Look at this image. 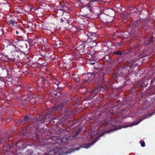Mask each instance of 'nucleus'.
<instances>
[{
    "mask_svg": "<svg viewBox=\"0 0 155 155\" xmlns=\"http://www.w3.org/2000/svg\"><path fill=\"white\" fill-rule=\"evenodd\" d=\"M130 69V66L124 65L122 67V72L124 71L126 74L129 72V70Z\"/></svg>",
    "mask_w": 155,
    "mask_h": 155,
    "instance_id": "cd10ccee",
    "label": "nucleus"
},
{
    "mask_svg": "<svg viewBox=\"0 0 155 155\" xmlns=\"http://www.w3.org/2000/svg\"><path fill=\"white\" fill-rule=\"evenodd\" d=\"M87 45V43H85V41H84L83 44H81L79 46L78 44H77V48L80 53H83L84 52Z\"/></svg>",
    "mask_w": 155,
    "mask_h": 155,
    "instance_id": "dca6fc26",
    "label": "nucleus"
},
{
    "mask_svg": "<svg viewBox=\"0 0 155 155\" xmlns=\"http://www.w3.org/2000/svg\"><path fill=\"white\" fill-rule=\"evenodd\" d=\"M129 9L130 11V13H131L135 12L137 10L136 8L134 7H130L129 8Z\"/></svg>",
    "mask_w": 155,
    "mask_h": 155,
    "instance_id": "c9c22d12",
    "label": "nucleus"
},
{
    "mask_svg": "<svg viewBox=\"0 0 155 155\" xmlns=\"http://www.w3.org/2000/svg\"><path fill=\"white\" fill-rule=\"evenodd\" d=\"M96 64L94 67L93 70L92 71L95 74H97V76L99 77L100 74V66L99 65V64L96 62H95Z\"/></svg>",
    "mask_w": 155,
    "mask_h": 155,
    "instance_id": "f3484780",
    "label": "nucleus"
},
{
    "mask_svg": "<svg viewBox=\"0 0 155 155\" xmlns=\"http://www.w3.org/2000/svg\"><path fill=\"white\" fill-rule=\"evenodd\" d=\"M90 64L92 65H94V64H96V63H95V61H91L90 63Z\"/></svg>",
    "mask_w": 155,
    "mask_h": 155,
    "instance_id": "de8ad7c7",
    "label": "nucleus"
},
{
    "mask_svg": "<svg viewBox=\"0 0 155 155\" xmlns=\"http://www.w3.org/2000/svg\"><path fill=\"white\" fill-rule=\"evenodd\" d=\"M155 113V110L153 111H151V112L149 113L148 114L145 116L144 117H143L141 118L140 119V120L138 121H137L135 122V123L134 124V125H137L139 124L140 123L141 121H142L143 120L145 119L146 118H147L148 117H150V116H152L153 114H154Z\"/></svg>",
    "mask_w": 155,
    "mask_h": 155,
    "instance_id": "aec40b11",
    "label": "nucleus"
},
{
    "mask_svg": "<svg viewBox=\"0 0 155 155\" xmlns=\"http://www.w3.org/2000/svg\"><path fill=\"white\" fill-rule=\"evenodd\" d=\"M76 20L77 22L79 24L82 25L84 24V20L83 18L80 17L79 16L76 17Z\"/></svg>",
    "mask_w": 155,
    "mask_h": 155,
    "instance_id": "a878e982",
    "label": "nucleus"
},
{
    "mask_svg": "<svg viewBox=\"0 0 155 155\" xmlns=\"http://www.w3.org/2000/svg\"><path fill=\"white\" fill-rule=\"evenodd\" d=\"M62 44H61V42L60 41H59L58 42H57L55 43V45L58 47H60L61 46V45Z\"/></svg>",
    "mask_w": 155,
    "mask_h": 155,
    "instance_id": "58836bf2",
    "label": "nucleus"
},
{
    "mask_svg": "<svg viewBox=\"0 0 155 155\" xmlns=\"http://www.w3.org/2000/svg\"><path fill=\"white\" fill-rule=\"evenodd\" d=\"M120 15L123 18L125 19H127L129 16V14H128L126 13L125 12L121 14H120Z\"/></svg>",
    "mask_w": 155,
    "mask_h": 155,
    "instance_id": "f704fd0d",
    "label": "nucleus"
},
{
    "mask_svg": "<svg viewBox=\"0 0 155 155\" xmlns=\"http://www.w3.org/2000/svg\"><path fill=\"white\" fill-rule=\"evenodd\" d=\"M114 54L117 55H120L121 57H123L124 55V52L123 53L120 51H114Z\"/></svg>",
    "mask_w": 155,
    "mask_h": 155,
    "instance_id": "7c9ffc66",
    "label": "nucleus"
},
{
    "mask_svg": "<svg viewBox=\"0 0 155 155\" xmlns=\"http://www.w3.org/2000/svg\"><path fill=\"white\" fill-rule=\"evenodd\" d=\"M48 82V81H45L41 78H39L37 81L38 87L37 89L38 90L42 91L44 90V87L45 86L47 87V86L45 85L46 84H47Z\"/></svg>",
    "mask_w": 155,
    "mask_h": 155,
    "instance_id": "f8f14e48",
    "label": "nucleus"
},
{
    "mask_svg": "<svg viewBox=\"0 0 155 155\" xmlns=\"http://www.w3.org/2000/svg\"><path fill=\"white\" fill-rule=\"evenodd\" d=\"M113 20V19L112 18V17L109 15H107V18L105 19L106 21H104V23H107L108 24L110 23Z\"/></svg>",
    "mask_w": 155,
    "mask_h": 155,
    "instance_id": "c756f323",
    "label": "nucleus"
},
{
    "mask_svg": "<svg viewBox=\"0 0 155 155\" xmlns=\"http://www.w3.org/2000/svg\"><path fill=\"white\" fill-rule=\"evenodd\" d=\"M38 119L41 123H44L48 121L50 118L49 115L48 116L46 114H43L40 116Z\"/></svg>",
    "mask_w": 155,
    "mask_h": 155,
    "instance_id": "2eb2a0df",
    "label": "nucleus"
},
{
    "mask_svg": "<svg viewBox=\"0 0 155 155\" xmlns=\"http://www.w3.org/2000/svg\"><path fill=\"white\" fill-rule=\"evenodd\" d=\"M15 33L16 35H20L21 34V31H18V30H15Z\"/></svg>",
    "mask_w": 155,
    "mask_h": 155,
    "instance_id": "c03bdc74",
    "label": "nucleus"
},
{
    "mask_svg": "<svg viewBox=\"0 0 155 155\" xmlns=\"http://www.w3.org/2000/svg\"><path fill=\"white\" fill-rule=\"evenodd\" d=\"M83 128L82 127H80L78 129L76 132L74 134H75V136H77L79 133L82 130Z\"/></svg>",
    "mask_w": 155,
    "mask_h": 155,
    "instance_id": "e433bc0d",
    "label": "nucleus"
},
{
    "mask_svg": "<svg viewBox=\"0 0 155 155\" xmlns=\"http://www.w3.org/2000/svg\"><path fill=\"white\" fill-rule=\"evenodd\" d=\"M142 25L140 26V28H141L143 29V30L145 31V34H148L149 33L152 34L153 32H151V31H153V28L152 27H149L148 26H142Z\"/></svg>",
    "mask_w": 155,
    "mask_h": 155,
    "instance_id": "6ab92c4d",
    "label": "nucleus"
},
{
    "mask_svg": "<svg viewBox=\"0 0 155 155\" xmlns=\"http://www.w3.org/2000/svg\"><path fill=\"white\" fill-rule=\"evenodd\" d=\"M16 30H18V31H21H21L22 30V29L21 28H19L17 29Z\"/></svg>",
    "mask_w": 155,
    "mask_h": 155,
    "instance_id": "3c124183",
    "label": "nucleus"
},
{
    "mask_svg": "<svg viewBox=\"0 0 155 155\" xmlns=\"http://www.w3.org/2000/svg\"><path fill=\"white\" fill-rule=\"evenodd\" d=\"M107 104L103 105L102 107L103 109L98 114V118L99 119L103 117H104L102 123L106 125L111 124V119L110 115L114 114L115 112L118 113H119L118 110L120 107V105L118 103H114L112 107L107 112V110L108 109H107L106 110L105 109L107 107Z\"/></svg>",
    "mask_w": 155,
    "mask_h": 155,
    "instance_id": "f257e3e1",
    "label": "nucleus"
},
{
    "mask_svg": "<svg viewBox=\"0 0 155 155\" xmlns=\"http://www.w3.org/2000/svg\"><path fill=\"white\" fill-rule=\"evenodd\" d=\"M127 104V103H122V104H123V105H125L126 104Z\"/></svg>",
    "mask_w": 155,
    "mask_h": 155,
    "instance_id": "5fc2aeb1",
    "label": "nucleus"
},
{
    "mask_svg": "<svg viewBox=\"0 0 155 155\" xmlns=\"http://www.w3.org/2000/svg\"><path fill=\"white\" fill-rule=\"evenodd\" d=\"M69 104V101L67 100L62 101L59 105L55 106L54 109H51L50 112L49 114L51 115L54 112V110H61L62 111V110L64 108L65 105L68 104Z\"/></svg>",
    "mask_w": 155,
    "mask_h": 155,
    "instance_id": "39448f33",
    "label": "nucleus"
},
{
    "mask_svg": "<svg viewBox=\"0 0 155 155\" xmlns=\"http://www.w3.org/2000/svg\"><path fill=\"white\" fill-rule=\"evenodd\" d=\"M11 53L14 56L12 58L13 61L15 64L17 63L20 60L19 54L17 51L12 52Z\"/></svg>",
    "mask_w": 155,
    "mask_h": 155,
    "instance_id": "a211bd4d",
    "label": "nucleus"
},
{
    "mask_svg": "<svg viewBox=\"0 0 155 155\" xmlns=\"http://www.w3.org/2000/svg\"><path fill=\"white\" fill-rule=\"evenodd\" d=\"M75 134H71L69 135V136L67 137L69 141H71L75 139L77 136H75Z\"/></svg>",
    "mask_w": 155,
    "mask_h": 155,
    "instance_id": "473e14b6",
    "label": "nucleus"
},
{
    "mask_svg": "<svg viewBox=\"0 0 155 155\" xmlns=\"http://www.w3.org/2000/svg\"><path fill=\"white\" fill-rule=\"evenodd\" d=\"M31 120L30 117H29L28 115H26L24 117L23 120H21L19 122L22 124H25L26 122L30 121Z\"/></svg>",
    "mask_w": 155,
    "mask_h": 155,
    "instance_id": "393cba45",
    "label": "nucleus"
},
{
    "mask_svg": "<svg viewBox=\"0 0 155 155\" xmlns=\"http://www.w3.org/2000/svg\"><path fill=\"white\" fill-rule=\"evenodd\" d=\"M112 83H110V85L107 86H106V88L104 86L100 85L99 87L95 88H93L90 91H87V93L88 92L89 95V97L88 98V100H89L92 98H93L96 95L98 94V92L101 91H107L108 89L112 86Z\"/></svg>",
    "mask_w": 155,
    "mask_h": 155,
    "instance_id": "7ed1b4c3",
    "label": "nucleus"
},
{
    "mask_svg": "<svg viewBox=\"0 0 155 155\" xmlns=\"http://www.w3.org/2000/svg\"><path fill=\"white\" fill-rule=\"evenodd\" d=\"M50 122L52 124L54 125L57 124V123L58 122V119L57 117L53 118L50 120Z\"/></svg>",
    "mask_w": 155,
    "mask_h": 155,
    "instance_id": "2f4dec72",
    "label": "nucleus"
},
{
    "mask_svg": "<svg viewBox=\"0 0 155 155\" xmlns=\"http://www.w3.org/2000/svg\"><path fill=\"white\" fill-rule=\"evenodd\" d=\"M54 85H57V88H60L59 86V84H60V82L59 81H56V82H55L54 83Z\"/></svg>",
    "mask_w": 155,
    "mask_h": 155,
    "instance_id": "a19ab883",
    "label": "nucleus"
},
{
    "mask_svg": "<svg viewBox=\"0 0 155 155\" xmlns=\"http://www.w3.org/2000/svg\"><path fill=\"white\" fill-rule=\"evenodd\" d=\"M56 139L58 140V139L60 140L61 141V143L64 145L67 144H68V141H69L67 137L61 138L60 136H57L56 137Z\"/></svg>",
    "mask_w": 155,
    "mask_h": 155,
    "instance_id": "b1692460",
    "label": "nucleus"
},
{
    "mask_svg": "<svg viewBox=\"0 0 155 155\" xmlns=\"http://www.w3.org/2000/svg\"><path fill=\"white\" fill-rule=\"evenodd\" d=\"M47 54H45V57L47 58H48V59L50 58H51V55H50L49 56L48 55V56H47Z\"/></svg>",
    "mask_w": 155,
    "mask_h": 155,
    "instance_id": "49530a36",
    "label": "nucleus"
},
{
    "mask_svg": "<svg viewBox=\"0 0 155 155\" xmlns=\"http://www.w3.org/2000/svg\"><path fill=\"white\" fill-rule=\"evenodd\" d=\"M7 22L9 25H11L12 26H13L17 25V21L12 20H8Z\"/></svg>",
    "mask_w": 155,
    "mask_h": 155,
    "instance_id": "c85d7f7f",
    "label": "nucleus"
},
{
    "mask_svg": "<svg viewBox=\"0 0 155 155\" xmlns=\"http://www.w3.org/2000/svg\"><path fill=\"white\" fill-rule=\"evenodd\" d=\"M155 80V78L154 79H153V80H152L151 81V82H150V84L151 85H152V84H153V82H154V80Z\"/></svg>",
    "mask_w": 155,
    "mask_h": 155,
    "instance_id": "8fccbe9b",
    "label": "nucleus"
},
{
    "mask_svg": "<svg viewBox=\"0 0 155 155\" xmlns=\"http://www.w3.org/2000/svg\"><path fill=\"white\" fill-rule=\"evenodd\" d=\"M146 87L147 86V85H145L144 83H142L140 85V87Z\"/></svg>",
    "mask_w": 155,
    "mask_h": 155,
    "instance_id": "09e8293b",
    "label": "nucleus"
},
{
    "mask_svg": "<svg viewBox=\"0 0 155 155\" xmlns=\"http://www.w3.org/2000/svg\"><path fill=\"white\" fill-rule=\"evenodd\" d=\"M97 0H90L89 2L87 4H89L91 7V5H92V3L97 2Z\"/></svg>",
    "mask_w": 155,
    "mask_h": 155,
    "instance_id": "4c0bfd02",
    "label": "nucleus"
},
{
    "mask_svg": "<svg viewBox=\"0 0 155 155\" xmlns=\"http://www.w3.org/2000/svg\"><path fill=\"white\" fill-rule=\"evenodd\" d=\"M9 121H10V120H9V119H7V120H6V121H7V122H9Z\"/></svg>",
    "mask_w": 155,
    "mask_h": 155,
    "instance_id": "603ef678",
    "label": "nucleus"
},
{
    "mask_svg": "<svg viewBox=\"0 0 155 155\" xmlns=\"http://www.w3.org/2000/svg\"><path fill=\"white\" fill-rule=\"evenodd\" d=\"M38 97L39 98H41V96L40 95L38 96Z\"/></svg>",
    "mask_w": 155,
    "mask_h": 155,
    "instance_id": "864d4df0",
    "label": "nucleus"
},
{
    "mask_svg": "<svg viewBox=\"0 0 155 155\" xmlns=\"http://www.w3.org/2000/svg\"><path fill=\"white\" fill-rule=\"evenodd\" d=\"M82 110L81 109L79 108L78 110H77L76 112H74V109H73L72 107H71L69 109L67 108H65L64 110V111L66 112L65 115H67V114L72 115L75 114L77 113H79Z\"/></svg>",
    "mask_w": 155,
    "mask_h": 155,
    "instance_id": "4468645a",
    "label": "nucleus"
},
{
    "mask_svg": "<svg viewBox=\"0 0 155 155\" xmlns=\"http://www.w3.org/2000/svg\"><path fill=\"white\" fill-rule=\"evenodd\" d=\"M34 87L32 86H27L25 87V91L24 92V94L27 95L28 94H30L33 91Z\"/></svg>",
    "mask_w": 155,
    "mask_h": 155,
    "instance_id": "4be33fe9",
    "label": "nucleus"
},
{
    "mask_svg": "<svg viewBox=\"0 0 155 155\" xmlns=\"http://www.w3.org/2000/svg\"><path fill=\"white\" fill-rule=\"evenodd\" d=\"M154 39L153 36H151L149 38L145 37L143 38H141V40L138 41L136 45L133 46V48L134 49L137 48L138 49H140V48H139L141 44L144 46H147V47L152 46Z\"/></svg>",
    "mask_w": 155,
    "mask_h": 155,
    "instance_id": "f03ea898",
    "label": "nucleus"
},
{
    "mask_svg": "<svg viewBox=\"0 0 155 155\" xmlns=\"http://www.w3.org/2000/svg\"><path fill=\"white\" fill-rule=\"evenodd\" d=\"M140 142L141 144V146L142 147H143L145 146V143L144 141H140Z\"/></svg>",
    "mask_w": 155,
    "mask_h": 155,
    "instance_id": "79ce46f5",
    "label": "nucleus"
},
{
    "mask_svg": "<svg viewBox=\"0 0 155 155\" xmlns=\"http://www.w3.org/2000/svg\"><path fill=\"white\" fill-rule=\"evenodd\" d=\"M94 72H92L88 73L86 74L84 79L83 81L84 83H87L88 82V81L92 78H95L96 80H97L99 82V79L98 76H97V74H95Z\"/></svg>",
    "mask_w": 155,
    "mask_h": 155,
    "instance_id": "0eeeda50",
    "label": "nucleus"
},
{
    "mask_svg": "<svg viewBox=\"0 0 155 155\" xmlns=\"http://www.w3.org/2000/svg\"><path fill=\"white\" fill-rule=\"evenodd\" d=\"M110 68L109 67H107L102 70L100 72V75L98 77L99 79V82L102 84L104 82V76L106 74L110 72Z\"/></svg>",
    "mask_w": 155,
    "mask_h": 155,
    "instance_id": "6e6552de",
    "label": "nucleus"
},
{
    "mask_svg": "<svg viewBox=\"0 0 155 155\" xmlns=\"http://www.w3.org/2000/svg\"><path fill=\"white\" fill-rule=\"evenodd\" d=\"M118 45L120 46V45H121V44L120 43H119V44H118Z\"/></svg>",
    "mask_w": 155,
    "mask_h": 155,
    "instance_id": "6e6d98bb",
    "label": "nucleus"
},
{
    "mask_svg": "<svg viewBox=\"0 0 155 155\" xmlns=\"http://www.w3.org/2000/svg\"><path fill=\"white\" fill-rule=\"evenodd\" d=\"M22 98V100H23L22 102L24 106H25L28 102L30 104H35L37 102L36 98L33 97H31L29 96L26 97V98H25V96H23Z\"/></svg>",
    "mask_w": 155,
    "mask_h": 155,
    "instance_id": "1a4fd4ad",
    "label": "nucleus"
},
{
    "mask_svg": "<svg viewBox=\"0 0 155 155\" xmlns=\"http://www.w3.org/2000/svg\"><path fill=\"white\" fill-rule=\"evenodd\" d=\"M22 135H24L23 133H22Z\"/></svg>",
    "mask_w": 155,
    "mask_h": 155,
    "instance_id": "4d7b16f0",
    "label": "nucleus"
},
{
    "mask_svg": "<svg viewBox=\"0 0 155 155\" xmlns=\"http://www.w3.org/2000/svg\"><path fill=\"white\" fill-rule=\"evenodd\" d=\"M116 130V129H113L112 130H110L106 131L105 132L100 134V136L97 138H96L91 143L88 144H83V145L81 146L80 147H78V148H75L74 149V150H78L81 148H85L86 149L90 147V146L93 145L98 140L99 138L100 137L103 136L105 133H108L110 132H112Z\"/></svg>",
    "mask_w": 155,
    "mask_h": 155,
    "instance_id": "20e7f679",
    "label": "nucleus"
},
{
    "mask_svg": "<svg viewBox=\"0 0 155 155\" xmlns=\"http://www.w3.org/2000/svg\"><path fill=\"white\" fill-rule=\"evenodd\" d=\"M137 29H136V30H135V31H136L135 32H137L136 31H137ZM132 33H133L134 34V35L132 36L134 37H133V38H135L136 37H137V34H135V31H133V32H132ZM131 37H132V36H131Z\"/></svg>",
    "mask_w": 155,
    "mask_h": 155,
    "instance_id": "a18cd8bd",
    "label": "nucleus"
},
{
    "mask_svg": "<svg viewBox=\"0 0 155 155\" xmlns=\"http://www.w3.org/2000/svg\"><path fill=\"white\" fill-rule=\"evenodd\" d=\"M96 40H91V39L88 38L85 41L86 43H87L88 45H91L92 46H96L97 45V42L96 41Z\"/></svg>",
    "mask_w": 155,
    "mask_h": 155,
    "instance_id": "5701e85b",
    "label": "nucleus"
},
{
    "mask_svg": "<svg viewBox=\"0 0 155 155\" xmlns=\"http://www.w3.org/2000/svg\"><path fill=\"white\" fill-rule=\"evenodd\" d=\"M67 21V22H66V23L64 25H65V27H68L69 25V22L68 21V20L67 19L66 20Z\"/></svg>",
    "mask_w": 155,
    "mask_h": 155,
    "instance_id": "37998d69",
    "label": "nucleus"
},
{
    "mask_svg": "<svg viewBox=\"0 0 155 155\" xmlns=\"http://www.w3.org/2000/svg\"><path fill=\"white\" fill-rule=\"evenodd\" d=\"M24 58L25 59V61L27 62V64L30 65L31 64L30 61L31 59L30 57L25 56V57Z\"/></svg>",
    "mask_w": 155,
    "mask_h": 155,
    "instance_id": "72a5a7b5",
    "label": "nucleus"
},
{
    "mask_svg": "<svg viewBox=\"0 0 155 155\" xmlns=\"http://www.w3.org/2000/svg\"><path fill=\"white\" fill-rule=\"evenodd\" d=\"M57 143L58 142L54 140V139L49 137L44 140L41 143L40 145L42 147H45V145H52Z\"/></svg>",
    "mask_w": 155,
    "mask_h": 155,
    "instance_id": "9d476101",
    "label": "nucleus"
},
{
    "mask_svg": "<svg viewBox=\"0 0 155 155\" xmlns=\"http://www.w3.org/2000/svg\"><path fill=\"white\" fill-rule=\"evenodd\" d=\"M107 15L104 14H101L98 15V17L103 22L105 21V19L107 18Z\"/></svg>",
    "mask_w": 155,
    "mask_h": 155,
    "instance_id": "bb28decb",
    "label": "nucleus"
},
{
    "mask_svg": "<svg viewBox=\"0 0 155 155\" xmlns=\"http://www.w3.org/2000/svg\"><path fill=\"white\" fill-rule=\"evenodd\" d=\"M12 44L15 47L18 48L19 49L22 48L23 49L27 48V45L25 41H18L16 42L12 41Z\"/></svg>",
    "mask_w": 155,
    "mask_h": 155,
    "instance_id": "9b49d317",
    "label": "nucleus"
},
{
    "mask_svg": "<svg viewBox=\"0 0 155 155\" xmlns=\"http://www.w3.org/2000/svg\"><path fill=\"white\" fill-rule=\"evenodd\" d=\"M85 36H87V39L88 38L91 39V40H96L98 38V36L95 32H92L88 31H84Z\"/></svg>",
    "mask_w": 155,
    "mask_h": 155,
    "instance_id": "ddd939ff",
    "label": "nucleus"
},
{
    "mask_svg": "<svg viewBox=\"0 0 155 155\" xmlns=\"http://www.w3.org/2000/svg\"><path fill=\"white\" fill-rule=\"evenodd\" d=\"M80 99L77 95H75L72 98V101L74 103V106L79 105L81 104V102Z\"/></svg>",
    "mask_w": 155,
    "mask_h": 155,
    "instance_id": "412c9836",
    "label": "nucleus"
},
{
    "mask_svg": "<svg viewBox=\"0 0 155 155\" xmlns=\"http://www.w3.org/2000/svg\"><path fill=\"white\" fill-rule=\"evenodd\" d=\"M92 7H91L89 4H86L84 7L82 8L80 10L81 15L84 17H89V14L91 11Z\"/></svg>",
    "mask_w": 155,
    "mask_h": 155,
    "instance_id": "423d86ee",
    "label": "nucleus"
},
{
    "mask_svg": "<svg viewBox=\"0 0 155 155\" xmlns=\"http://www.w3.org/2000/svg\"><path fill=\"white\" fill-rule=\"evenodd\" d=\"M7 138L6 137H3L2 139L0 138L1 143L5 142L6 141Z\"/></svg>",
    "mask_w": 155,
    "mask_h": 155,
    "instance_id": "ea45409f",
    "label": "nucleus"
}]
</instances>
